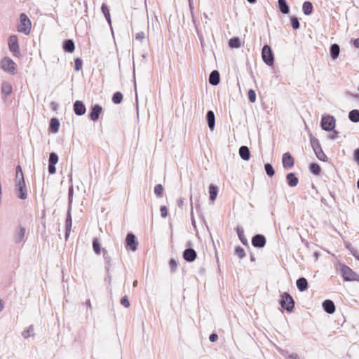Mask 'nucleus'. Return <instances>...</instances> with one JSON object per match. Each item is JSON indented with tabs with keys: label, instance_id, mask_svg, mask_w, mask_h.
Listing matches in <instances>:
<instances>
[{
	"label": "nucleus",
	"instance_id": "obj_54",
	"mask_svg": "<svg viewBox=\"0 0 359 359\" xmlns=\"http://www.w3.org/2000/svg\"><path fill=\"white\" fill-rule=\"evenodd\" d=\"M217 339H218V336L217 334H215V333L211 334L209 337V339L212 342L216 341L217 340Z\"/></svg>",
	"mask_w": 359,
	"mask_h": 359
},
{
	"label": "nucleus",
	"instance_id": "obj_47",
	"mask_svg": "<svg viewBox=\"0 0 359 359\" xmlns=\"http://www.w3.org/2000/svg\"><path fill=\"white\" fill-rule=\"evenodd\" d=\"M24 178L22 168L20 165L16 167V182H19L20 178Z\"/></svg>",
	"mask_w": 359,
	"mask_h": 359
},
{
	"label": "nucleus",
	"instance_id": "obj_5",
	"mask_svg": "<svg viewBox=\"0 0 359 359\" xmlns=\"http://www.w3.org/2000/svg\"><path fill=\"white\" fill-rule=\"evenodd\" d=\"M341 272L345 281L358 280V274L346 265L341 266Z\"/></svg>",
	"mask_w": 359,
	"mask_h": 359
},
{
	"label": "nucleus",
	"instance_id": "obj_28",
	"mask_svg": "<svg viewBox=\"0 0 359 359\" xmlns=\"http://www.w3.org/2000/svg\"><path fill=\"white\" fill-rule=\"evenodd\" d=\"M302 10L306 15H309L313 11V5L310 1H305L303 4Z\"/></svg>",
	"mask_w": 359,
	"mask_h": 359
},
{
	"label": "nucleus",
	"instance_id": "obj_27",
	"mask_svg": "<svg viewBox=\"0 0 359 359\" xmlns=\"http://www.w3.org/2000/svg\"><path fill=\"white\" fill-rule=\"evenodd\" d=\"M218 194V189L217 187L213 184H210L209 187V194H210V199L212 201H215L217 198Z\"/></svg>",
	"mask_w": 359,
	"mask_h": 359
},
{
	"label": "nucleus",
	"instance_id": "obj_34",
	"mask_svg": "<svg viewBox=\"0 0 359 359\" xmlns=\"http://www.w3.org/2000/svg\"><path fill=\"white\" fill-rule=\"evenodd\" d=\"M102 252H103V257H104V259L105 261V265H106L105 267H106V269L108 271L111 266V257L108 255L106 250L103 249Z\"/></svg>",
	"mask_w": 359,
	"mask_h": 359
},
{
	"label": "nucleus",
	"instance_id": "obj_61",
	"mask_svg": "<svg viewBox=\"0 0 359 359\" xmlns=\"http://www.w3.org/2000/svg\"><path fill=\"white\" fill-rule=\"evenodd\" d=\"M183 199L182 198H180L177 201V205L179 207H181L182 205H183Z\"/></svg>",
	"mask_w": 359,
	"mask_h": 359
},
{
	"label": "nucleus",
	"instance_id": "obj_12",
	"mask_svg": "<svg viewBox=\"0 0 359 359\" xmlns=\"http://www.w3.org/2000/svg\"><path fill=\"white\" fill-rule=\"evenodd\" d=\"M74 111L76 115L82 116L86 113V108L83 102L76 100L74 103Z\"/></svg>",
	"mask_w": 359,
	"mask_h": 359
},
{
	"label": "nucleus",
	"instance_id": "obj_2",
	"mask_svg": "<svg viewBox=\"0 0 359 359\" xmlns=\"http://www.w3.org/2000/svg\"><path fill=\"white\" fill-rule=\"evenodd\" d=\"M20 22L18 26V31L28 35L31 30V22L27 15L22 13L20 16Z\"/></svg>",
	"mask_w": 359,
	"mask_h": 359
},
{
	"label": "nucleus",
	"instance_id": "obj_43",
	"mask_svg": "<svg viewBox=\"0 0 359 359\" xmlns=\"http://www.w3.org/2000/svg\"><path fill=\"white\" fill-rule=\"evenodd\" d=\"M248 99H249V101L251 102V103H253L256 101V93H255V91L253 90V89H250L248 90Z\"/></svg>",
	"mask_w": 359,
	"mask_h": 359
},
{
	"label": "nucleus",
	"instance_id": "obj_11",
	"mask_svg": "<svg viewBox=\"0 0 359 359\" xmlns=\"http://www.w3.org/2000/svg\"><path fill=\"white\" fill-rule=\"evenodd\" d=\"M252 244L255 248H263L266 245V238L262 234H257L252 237Z\"/></svg>",
	"mask_w": 359,
	"mask_h": 359
},
{
	"label": "nucleus",
	"instance_id": "obj_52",
	"mask_svg": "<svg viewBox=\"0 0 359 359\" xmlns=\"http://www.w3.org/2000/svg\"><path fill=\"white\" fill-rule=\"evenodd\" d=\"M48 172L50 174H55L56 172L55 165L48 163Z\"/></svg>",
	"mask_w": 359,
	"mask_h": 359
},
{
	"label": "nucleus",
	"instance_id": "obj_64",
	"mask_svg": "<svg viewBox=\"0 0 359 359\" xmlns=\"http://www.w3.org/2000/svg\"><path fill=\"white\" fill-rule=\"evenodd\" d=\"M247 1L251 4L256 2V0H247Z\"/></svg>",
	"mask_w": 359,
	"mask_h": 359
},
{
	"label": "nucleus",
	"instance_id": "obj_8",
	"mask_svg": "<svg viewBox=\"0 0 359 359\" xmlns=\"http://www.w3.org/2000/svg\"><path fill=\"white\" fill-rule=\"evenodd\" d=\"M8 46L10 50L13 53L14 56H18L20 55L18 40L17 36L12 35L9 37Z\"/></svg>",
	"mask_w": 359,
	"mask_h": 359
},
{
	"label": "nucleus",
	"instance_id": "obj_56",
	"mask_svg": "<svg viewBox=\"0 0 359 359\" xmlns=\"http://www.w3.org/2000/svg\"><path fill=\"white\" fill-rule=\"evenodd\" d=\"M198 35L199 36V40H200V42H201V46L202 48H204V46H205V43H204V39L202 36L201 34H200L198 32Z\"/></svg>",
	"mask_w": 359,
	"mask_h": 359
},
{
	"label": "nucleus",
	"instance_id": "obj_4",
	"mask_svg": "<svg viewBox=\"0 0 359 359\" xmlns=\"http://www.w3.org/2000/svg\"><path fill=\"white\" fill-rule=\"evenodd\" d=\"M262 57L263 61L269 66H272L274 64V56L271 47L268 45H264L262 50Z\"/></svg>",
	"mask_w": 359,
	"mask_h": 359
},
{
	"label": "nucleus",
	"instance_id": "obj_20",
	"mask_svg": "<svg viewBox=\"0 0 359 359\" xmlns=\"http://www.w3.org/2000/svg\"><path fill=\"white\" fill-rule=\"evenodd\" d=\"M239 155L244 161H248L250 157V153L247 146H241L239 148Z\"/></svg>",
	"mask_w": 359,
	"mask_h": 359
},
{
	"label": "nucleus",
	"instance_id": "obj_63",
	"mask_svg": "<svg viewBox=\"0 0 359 359\" xmlns=\"http://www.w3.org/2000/svg\"><path fill=\"white\" fill-rule=\"evenodd\" d=\"M4 309V304L2 303L1 301H0V312L3 310Z\"/></svg>",
	"mask_w": 359,
	"mask_h": 359
},
{
	"label": "nucleus",
	"instance_id": "obj_60",
	"mask_svg": "<svg viewBox=\"0 0 359 359\" xmlns=\"http://www.w3.org/2000/svg\"><path fill=\"white\" fill-rule=\"evenodd\" d=\"M353 45L355 47L359 48V38H358L353 41Z\"/></svg>",
	"mask_w": 359,
	"mask_h": 359
},
{
	"label": "nucleus",
	"instance_id": "obj_32",
	"mask_svg": "<svg viewBox=\"0 0 359 359\" xmlns=\"http://www.w3.org/2000/svg\"><path fill=\"white\" fill-rule=\"evenodd\" d=\"M241 43L240 39L238 37H233L229 41V46L232 48H238L241 47Z\"/></svg>",
	"mask_w": 359,
	"mask_h": 359
},
{
	"label": "nucleus",
	"instance_id": "obj_30",
	"mask_svg": "<svg viewBox=\"0 0 359 359\" xmlns=\"http://www.w3.org/2000/svg\"><path fill=\"white\" fill-rule=\"evenodd\" d=\"M102 12L103 13L107 22L111 25V17L109 13V9L108 8V6L106 4L103 3L101 6Z\"/></svg>",
	"mask_w": 359,
	"mask_h": 359
},
{
	"label": "nucleus",
	"instance_id": "obj_48",
	"mask_svg": "<svg viewBox=\"0 0 359 359\" xmlns=\"http://www.w3.org/2000/svg\"><path fill=\"white\" fill-rule=\"evenodd\" d=\"M74 68L76 71H79L82 68V60L80 58L75 60Z\"/></svg>",
	"mask_w": 359,
	"mask_h": 359
},
{
	"label": "nucleus",
	"instance_id": "obj_26",
	"mask_svg": "<svg viewBox=\"0 0 359 359\" xmlns=\"http://www.w3.org/2000/svg\"><path fill=\"white\" fill-rule=\"evenodd\" d=\"M348 118L353 123L359 122V110L353 109L348 113Z\"/></svg>",
	"mask_w": 359,
	"mask_h": 359
},
{
	"label": "nucleus",
	"instance_id": "obj_62",
	"mask_svg": "<svg viewBox=\"0 0 359 359\" xmlns=\"http://www.w3.org/2000/svg\"><path fill=\"white\" fill-rule=\"evenodd\" d=\"M86 305L88 307L91 306L90 301L89 299L86 301Z\"/></svg>",
	"mask_w": 359,
	"mask_h": 359
},
{
	"label": "nucleus",
	"instance_id": "obj_59",
	"mask_svg": "<svg viewBox=\"0 0 359 359\" xmlns=\"http://www.w3.org/2000/svg\"><path fill=\"white\" fill-rule=\"evenodd\" d=\"M288 359H300L297 354L292 353L288 355Z\"/></svg>",
	"mask_w": 359,
	"mask_h": 359
},
{
	"label": "nucleus",
	"instance_id": "obj_49",
	"mask_svg": "<svg viewBox=\"0 0 359 359\" xmlns=\"http://www.w3.org/2000/svg\"><path fill=\"white\" fill-rule=\"evenodd\" d=\"M120 302H121V304L123 305L126 308H128L130 306V302L126 296L122 297Z\"/></svg>",
	"mask_w": 359,
	"mask_h": 359
},
{
	"label": "nucleus",
	"instance_id": "obj_21",
	"mask_svg": "<svg viewBox=\"0 0 359 359\" xmlns=\"http://www.w3.org/2000/svg\"><path fill=\"white\" fill-rule=\"evenodd\" d=\"M296 284L298 290L300 292H304L308 288L307 280L304 277L299 278L297 280Z\"/></svg>",
	"mask_w": 359,
	"mask_h": 359
},
{
	"label": "nucleus",
	"instance_id": "obj_6",
	"mask_svg": "<svg viewBox=\"0 0 359 359\" xmlns=\"http://www.w3.org/2000/svg\"><path fill=\"white\" fill-rule=\"evenodd\" d=\"M336 120L330 115L323 116L321 120V127L324 130L332 131L335 127Z\"/></svg>",
	"mask_w": 359,
	"mask_h": 359
},
{
	"label": "nucleus",
	"instance_id": "obj_13",
	"mask_svg": "<svg viewBox=\"0 0 359 359\" xmlns=\"http://www.w3.org/2000/svg\"><path fill=\"white\" fill-rule=\"evenodd\" d=\"M183 258L187 262H192L196 258V252L193 248H187L183 252Z\"/></svg>",
	"mask_w": 359,
	"mask_h": 359
},
{
	"label": "nucleus",
	"instance_id": "obj_7",
	"mask_svg": "<svg viewBox=\"0 0 359 359\" xmlns=\"http://www.w3.org/2000/svg\"><path fill=\"white\" fill-rule=\"evenodd\" d=\"M16 194L20 199L25 200L27 198V191L24 178H20L19 182H16Z\"/></svg>",
	"mask_w": 359,
	"mask_h": 359
},
{
	"label": "nucleus",
	"instance_id": "obj_16",
	"mask_svg": "<svg viewBox=\"0 0 359 359\" xmlns=\"http://www.w3.org/2000/svg\"><path fill=\"white\" fill-rule=\"evenodd\" d=\"M66 231H65V239L67 240V238L69 236L71 229L72 226V215L70 212V209L67 212V218H66Z\"/></svg>",
	"mask_w": 359,
	"mask_h": 359
},
{
	"label": "nucleus",
	"instance_id": "obj_14",
	"mask_svg": "<svg viewBox=\"0 0 359 359\" xmlns=\"http://www.w3.org/2000/svg\"><path fill=\"white\" fill-rule=\"evenodd\" d=\"M102 110V107L98 104L93 106L91 109V112L90 113V119L93 121H97L99 118Z\"/></svg>",
	"mask_w": 359,
	"mask_h": 359
},
{
	"label": "nucleus",
	"instance_id": "obj_3",
	"mask_svg": "<svg viewBox=\"0 0 359 359\" xmlns=\"http://www.w3.org/2000/svg\"><path fill=\"white\" fill-rule=\"evenodd\" d=\"M280 305L283 309L287 311H291L294 306V302L292 296L287 292H284L281 295Z\"/></svg>",
	"mask_w": 359,
	"mask_h": 359
},
{
	"label": "nucleus",
	"instance_id": "obj_45",
	"mask_svg": "<svg viewBox=\"0 0 359 359\" xmlns=\"http://www.w3.org/2000/svg\"><path fill=\"white\" fill-rule=\"evenodd\" d=\"M235 254L241 259L245 256L244 250L241 247H237L235 249Z\"/></svg>",
	"mask_w": 359,
	"mask_h": 359
},
{
	"label": "nucleus",
	"instance_id": "obj_37",
	"mask_svg": "<svg viewBox=\"0 0 359 359\" xmlns=\"http://www.w3.org/2000/svg\"><path fill=\"white\" fill-rule=\"evenodd\" d=\"M123 100V95L120 92H116L112 97V101L114 104H119Z\"/></svg>",
	"mask_w": 359,
	"mask_h": 359
},
{
	"label": "nucleus",
	"instance_id": "obj_55",
	"mask_svg": "<svg viewBox=\"0 0 359 359\" xmlns=\"http://www.w3.org/2000/svg\"><path fill=\"white\" fill-rule=\"evenodd\" d=\"M355 161L359 163V149H356L354 151Z\"/></svg>",
	"mask_w": 359,
	"mask_h": 359
},
{
	"label": "nucleus",
	"instance_id": "obj_18",
	"mask_svg": "<svg viewBox=\"0 0 359 359\" xmlns=\"http://www.w3.org/2000/svg\"><path fill=\"white\" fill-rule=\"evenodd\" d=\"M206 118L208 127L211 130H212L215 125V116L214 112L211 110L208 111L206 114Z\"/></svg>",
	"mask_w": 359,
	"mask_h": 359
},
{
	"label": "nucleus",
	"instance_id": "obj_9",
	"mask_svg": "<svg viewBox=\"0 0 359 359\" xmlns=\"http://www.w3.org/2000/svg\"><path fill=\"white\" fill-rule=\"evenodd\" d=\"M126 248L131 250L133 252L137 250L138 243L136 240L135 236L133 233H128L126 238Z\"/></svg>",
	"mask_w": 359,
	"mask_h": 359
},
{
	"label": "nucleus",
	"instance_id": "obj_36",
	"mask_svg": "<svg viewBox=\"0 0 359 359\" xmlns=\"http://www.w3.org/2000/svg\"><path fill=\"white\" fill-rule=\"evenodd\" d=\"M310 170L313 174L318 175L320 174L321 169L318 164L313 163L310 165Z\"/></svg>",
	"mask_w": 359,
	"mask_h": 359
},
{
	"label": "nucleus",
	"instance_id": "obj_58",
	"mask_svg": "<svg viewBox=\"0 0 359 359\" xmlns=\"http://www.w3.org/2000/svg\"><path fill=\"white\" fill-rule=\"evenodd\" d=\"M337 135H338V133L337 131H334L332 133H331L330 135H329V137L331 139V140H334L336 139V137H337Z\"/></svg>",
	"mask_w": 359,
	"mask_h": 359
},
{
	"label": "nucleus",
	"instance_id": "obj_42",
	"mask_svg": "<svg viewBox=\"0 0 359 359\" xmlns=\"http://www.w3.org/2000/svg\"><path fill=\"white\" fill-rule=\"evenodd\" d=\"M163 187L161 184H156L154 187V194L158 196V197H161L162 195H163Z\"/></svg>",
	"mask_w": 359,
	"mask_h": 359
},
{
	"label": "nucleus",
	"instance_id": "obj_46",
	"mask_svg": "<svg viewBox=\"0 0 359 359\" xmlns=\"http://www.w3.org/2000/svg\"><path fill=\"white\" fill-rule=\"evenodd\" d=\"M34 331V327L32 325L29 326L27 330L22 332V335L24 338L27 339L30 337L32 333Z\"/></svg>",
	"mask_w": 359,
	"mask_h": 359
},
{
	"label": "nucleus",
	"instance_id": "obj_39",
	"mask_svg": "<svg viewBox=\"0 0 359 359\" xmlns=\"http://www.w3.org/2000/svg\"><path fill=\"white\" fill-rule=\"evenodd\" d=\"M264 169H265L266 174L269 177H273L274 175L275 170H274L273 166L270 163H266L264 165Z\"/></svg>",
	"mask_w": 359,
	"mask_h": 359
},
{
	"label": "nucleus",
	"instance_id": "obj_40",
	"mask_svg": "<svg viewBox=\"0 0 359 359\" xmlns=\"http://www.w3.org/2000/svg\"><path fill=\"white\" fill-rule=\"evenodd\" d=\"M311 145L313 151H316L317 149H319L321 148V146L318 140L315 137L311 138Z\"/></svg>",
	"mask_w": 359,
	"mask_h": 359
},
{
	"label": "nucleus",
	"instance_id": "obj_10",
	"mask_svg": "<svg viewBox=\"0 0 359 359\" xmlns=\"http://www.w3.org/2000/svg\"><path fill=\"white\" fill-rule=\"evenodd\" d=\"M283 165L285 169H290L293 167L294 161L289 152L283 154L282 157Z\"/></svg>",
	"mask_w": 359,
	"mask_h": 359
},
{
	"label": "nucleus",
	"instance_id": "obj_19",
	"mask_svg": "<svg viewBox=\"0 0 359 359\" xmlns=\"http://www.w3.org/2000/svg\"><path fill=\"white\" fill-rule=\"evenodd\" d=\"M286 180L287 181V184L291 187H296L299 182L298 178L293 172L288 173L286 175Z\"/></svg>",
	"mask_w": 359,
	"mask_h": 359
},
{
	"label": "nucleus",
	"instance_id": "obj_50",
	"mask_svg": "<svg viewBox=\"0 0 359 359\" xmlns=\"http://www.w3.org/2000/svg\"><path fill=\"white\" fill-rule=\"evenodd\" d=\"M160 211H161V217L163 218H165L168 215V210H167L166 206H165V205L161 206Z\"/></svg>",
	"mask_w": 359,
	"mask_h": 359
},
{
	"label": "nucleus",
	"instance_id": "obj_22",
	"mask_svg": "<svg viewBox=\"0 0 359 359\" xmlns=\"http://www.w3.org/2000/svg\"><path fill=\"white\" fill-rule=\"evenodd\" d=\"M63 48L66 52L72 53L75 49V45L72 39L65 40L63 43Z\"/></svg>",
	"mask_w": 359,
	"mask_h": 359
},
{
	"label": "nucleus",
	"instance_id": "obj_41",
	"mask_svg": "<svg viewBox=\"0 0 359 359\" xmlns=\"http://www.w3.org/2000/svg\"><path fill=\"white\" fill-rule=\"evenodd\" d=\"M93 250L96 254H100L101 249H100V244L99 243V241L97 238H94L93 241Z\"/></svg>",
	"mask_w": 359,
	"mask_h": 359
},
{
	"label": "nucleus",
	"instance_id": "obj_15",
	"mask_svg": "<svg viewBox=\"0 0 359 359\" xmlns=\"http://www.w3.org/2000/svg\"><path fill=\"white\" fill-rule=\"evenodd\" d=\"M323 307L325 311L329 314H332L335 311V305L332 300H325L323 302Z\"/></svg>",
	"mask_w": 359,
	"mask_h": 359
},
{
	"label": "nucleus",
	"instance_id": "obj_57",
	"mask_svg": "<svg viewBox=\"0 0 359 359\" xmlns=\"http://www.w3.org/2000/svg\"><path fill=\"white\" fill-rule=\"evenodd\" d=\"M72 195H73V188L72 187H70L69 189V203H71L72 202Z\"/></svg>",
	"mask_w": 359,
	"mask_h": 359
},
{
	"label": "nucleus",
	"instance_id": "obj_23",
	"mask_svg": "<svg viewBox=\"0 0 359 359\" xmlns=\"http://www.w3.org/2000/svg\"><path fill=\"white\" fill-rule=\"evenodd\" d=\"M330 56L332 60H336L339 55L340 48L339 46L337 43H334L330 47Z\"/></svg>",
	"mask_w": 359,
	"mask_h": 359
},
{
	"label": "nucleus",
	"instance_id": "obj_29",
	"mask_svg": "<svg viewBox=\"0 0 359 359\" xmlns=\"http://www.w3.org/2000/svg\"><path fill=\"white\" fill-rule=\"evenodd\" d=\"M278 6L282 13L287 14L289 13V6L285 0H278Z\"/></svg>",
	"mask_w": 359,
	"mask_h": 359
},
{
	"label": "nucleus",
	"instance_id": "obj_44",
	"mask_svg": "<svg viewBox=\"0 0 359 359\" xmlns=\"http://www.w3.org/2000/svg\"><path fill=\"white\" fill-rule=\"evenodd\" d=\"M291 25L294 29H298L299 28V22L297 17L293 16L291 18Z\"/></svg>",
	"mask_w": 359,
	"mask_h": 359
},
{
	"label": "nucleus",
	"instance_id": "obj_53",
	"mask_svg": "<svg viewBox=\"0 0 359 359\" xmlns=\"http://www.w3.org/2000/svg\"><path fill=\"white\" fill-rule=\"evenodd\" d=\"M135 39L137 40L142 41L144 39V33L143 32H140L136 34Z\"/></svg>",
	"mask_w": 359,
	"mask_h": 359
},
{
	"label": "nucleus",
	"instance_id": "obj_24",
	"mask_svg": "<svg viewBox=\"0 0 359 359\" xmlns=\"http://www.w3.org/2000/svg\"><path fill=\"white\" fill-rule=\"evenodd\" d=\"M59 127H60L59 121L55 118H51L50 123V130L53 133H56L59 130Z\"/></svg>",
	"mask_w": 359,
	"mask_h": 359
},
{
	"label": "nucleus",
	"instance_id": "obj_35",
	"mask_svg": "<svg viewBox=\"0 0 359 359\" xmlns=\"http://www.w3.org/2000/svg\"><path fill=\"white\" fill-rule=\"evenodd\" d=\"M316 157L322 161H327V156L324 154L322 148L317 149L316 151H314Z\"/></svg>",
	"mask_w": 359,
	"mask_h": 359
},
{
	"label": "nucleus",
	"instance_id": "obj_1",
	"mask_svg": "<svg viewBox=\"0 0 359 359\" xmlns=\"http://www.w3.org/2000/svg\"><path fill=\"white\" fill-rule=\"evenodd\" d=\"M1 67L4 72L11 75H14L17 72V66L15 62L9 57H4L2 59L1 61Z\"/></svg>",
	"mask_w": 359,
	"mask_h": 359
},
{
	"label": "nucleus",
	"instance_id": "obj_17",
	"mask_svg": "<svg viewBox=\"0 0 359 359\" xmlns=\"http://www.w3.org/2000/svg\"><path fill=\"white\" fill-rule=\"evenodd\" d=\"M220 81L219 74L218 71H212L209 76V83L212 86L217 85Z\"/></svg>",
	"mask_w": 359,
	"mask_h": 359
},
{
	"label": "nucleus",
	"instance_id": "obj_31",
	"mask_svg": "<svg viewBox=\"0 0 359 359\" xmlns=\"http://www.w3.org/2000/svg\"><path fill=\"white\" fill-rule=\"evenodd\" d=\"M25 235V229L20 226L16 233L15 241L17 243H20L24 240Z\"/></svg>",
	"mask_w": 359,
	"mask_h": 359
},
{
	"label": "nucleus",
	"instance_id": "obj_51",
	"mask_svg": "<svg viewBox=\"0 0 359 359\" xmlns=\"http://www.w3.org/2000/svg\"><path fill=\"white\" fill-rule=\"evenodd\" d=\"M177 266V263L174 259H171L170 261V267L172 271H175Z\"/></svg>",
	"mask_w": 359,
	"mask_h": 359
},
{
	"label": "nucleus",
	"instance_id": "obj_25",
	"mask_svg": "<svg viewBox=\"0 0 359 359\" xmlns=\"http://www.w3.org/2000/svg\"><path fill=\"white\" fill-rule=\"evenodd\" d=\"M12 90V86L9 83L4 82L2 83L1 92L6 97L11 94Z\"/></svg>",
	"mask_w": 359,
	"mask_h": 359
},
{
	"label": "nucleus",
	"instance_id": "obj_33",
	"mask_svg": "<svg viewBox=\"0 0 359 359\" xmlns=\"http://www.w3.org/2000/svg\"><path fill=\"white\" fill-rule=\"evenodd\" d=\"M237 233H238V238H239L240 241H241V243L245 245H248V239L245 238V236L244 235L243 229L242 228L238 227L237 228Z\"/></svg>",
	"mask_w": 359,
	"mask_h": 359
},
{
	"label": "nucleus",
	"instance_id": "obj_38",
	"mask_svg": "<svg viewBox=\"0 0 359 359\" xmlns=\"http://www.w3.org/2000/svg\"><path fill=\"white\" fill-rule=\"evenodd\" d=\"M58 160H59V158L56 153L52 152L50 154L49 161H48L49 164L56 165L58 162Z\"/></svg>",
	"mask_w": 359,
	"mask_h": 359
}]
</instances>
